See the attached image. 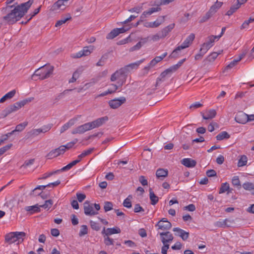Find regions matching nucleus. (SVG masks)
I'll return each instance as SVG.
<instances>
[{"instance_id": "nucleus-1", "label": "nucleus", "mask_w": 254, "mask_h": 254, "mask_svg": "<svg viewBox=\"0 0 254 254\" xmlns=\"http://www.w3.org/2000/svg\"><path fill=\"white\" fill-rule=\"evenodd\" d=\"M33 0H29L26 2L21 3L15 7L13 9L9 10L6 9L9 12L3 17L4 20L7 23L12 24L19 20L22 17L33 3Z\"/></svg>"}, {"instance_id": "nucleus-2", "label": "nucleus", "mask_w": 254, "mask_h": 254, "mask_svg": "<svg viewBox=\"0 0 254 254\" xmlns=\"http://www.w3.org/2000/svg\"><path fill=\"white\" fill-rule=\"evenodd\" d=\"M25 236L26 234L24 232H10L5 235V241L9 244H19L23 241Z\"/></svg>"}, {"instance_id": "nucleus-3", "label": "nucleus", "mask_w": 254, "mask_h": 254, "mask_svg": "<svg viewBox=\"0 0 254 254\" xmlns=\"http://www.w3.org/2000/svg\"><path fill=\"white\" fill-rule=\"evenodd\" d=\"M195 38V35L193 33L188 36L181 46L177 47L171 53V58H177L179 55V52L182 50L188 48L192 43Z\"/></svg>"}, {"instance_id": "nucleus-4", "label": "nucleus", "mask_w": 254, "mask_h": 254, "mask_svg": "<svg viewBox=\"0 0 254 254\" xmlns=\"http://www.w3.org/2000/svg\"><path fill=\"white\" fill-rule=\"evenodd\" d=\"M53 67L51 65H44L37 69L34 73L33 76H39L40 79H44L50 76L53 71Z\"/></svg>"}, {"instance_id": "nucleus-5", "label": "nucleus", "mask_w": 254, "mask_h": 254, "mask_svg": "<svg viewBox=\"0 0 254 254\" xmlns=\"http://www.w3.org/2000/svg\"><path fill=\"white\" fill-rule=\"evenodd\" d=\"M126 76L123 69L116 71L111 77V81H117L119 86H122L125 82Z\"/></svg>"}, {"instance_id": "nucleus-6", "label": "nucleus", "mask_w": 254, "mask_h": 254, "mask_svg": "<svg viewBox=\"0 0 254 254\" xmlns=\"http://www.w3.org/2000/svg\"><path fill=\"white\" fill-rule=\"evenodd\" d=\"M94 49V47L92 45L84 47L82 50L77 53L71 54V57L73 59H78L82 57L88 56L93 52Z\"/></svg>"}, {"instance_id": "nucleus-7", "label": "nucleus", "mask_w": 254, "mask_h": 254, "mask_svg": "<svg viewBox=\"0 0 254 254\" xmlns=\"http://www.w3.org/2000/svg\"><path fill=\"white\" fill-rule=\"evenodd\" d=\"M69 0H58L51 7L50 10L52 11H60L64 10L68 6Z\"/></svg>"}, {"instance_id": "nucleus-8", "label": "nucleus", "mask_w": 254, "mask_h": 254, "mask_svg": "<svg viewBox=\"0 0 254 254\" xmlns=\"http://www.w3.org/2000/svg\"><path fill=\"white\" fill-rule=\"evenodd\" d=\"M217 37L211 35L207 38V41L201 45L200 48L203 52H207L214 45L215 41H218Z\"/></svg>"}, {"instance_id": "nucleus-9", "label": "nucleus", "mask_w": 254, "mask_h": 254, "mask_svg": "<svg viewBox=\"0 0 254 254\" xmlns=\"http://www.w3.org/2000/svg\"><path fill=\"white\" fill-rule=\"evenodd\" d=\"M126 101V99L125 97H120L110 100L108 104L111 108L115 109L120 107Z\"/></svg>"}, {"instance_id": "nucleus-10", "label": "nucleus", "mask_w": 254, "mask_h": 254, "mask_svg": "<svg viewBox=\"0 0 254 254\" xmlns=\"http://www.w3.org/2000/svg\"><path fill=\"white\" fill-rule=\"evenodd\" d=\"M27 123L23 122L21 123L16 126L15 129L12 130L11 132L8 133L7 134L2 136L1 138H0V144L4 140H6L8 136L12 135L15 131H21L23 130L25 127L27 126Z\"/></svg>"}, {"instance_id": "nucleus-11", "label": "nucleus", "mask_w": 254, "mask_h": 254, "mask_svg": "<svg viewBox=\"0 0 254 254\" xmlns=\"http://www.w3.org/2000/svg\"><path fill=\"white\" fill-rule=\"evenodd\" d=\"M155 226L158 227V230L168 231L171 229L172 225L166 218H163L158 222Z\"/></svg>"}, {"instance_id": "nucleus-12", "label": "nucleus", "mask_w": 254, "mask_h": 254, "mask_svg": "<svg viewBox=\"0 0 254 254\" xmlns=\"http://www.w3.org/2000/svg\"><path fill=\"white\" fill-rule=\"evenodd\" d=\"M91 129L89 123H87L73 129L71 133L73 134H82Z\"/></svg>"}, {"instance_id": "nucleus-13", "label": "nucleus", "mask_w": 254, "mask_h": 254, "mask_svg": "<svg viewBox=\"0 0 254 254\" xmlns=\"http://www.w3.org/2000/svg\"><path fill=\"white\" fill-rule=\"evenodd\" d=\"M159 235L163 244H168L173 240L174 237L169 231L159 233Z\"/></svg>"}, {"instance_id": "nucleus-14", "label": "nucleus", "mask_w": 254, "mask_h": 254, "mask_svg": "<svg viewBox=\"0 0 254 254\" xmlns=\"http://www.w3.org/2000/svg\"><path fill=\"white\" fill-rule=\"evenodd\" d=\"M64 153V147L60 146L59 147L52 150L47 155L48 159H52Z\"/></svg>"}, {"instance_id": "nucleus-15", "label": "nucleus", "mask_w": 254, "mask_h": 254, "mask_svg": "<svg viewBox=\"0 0 254 254\" xmlns=\"http://www.w3.org/2000/svg\"><path fill=\"white\" fill-rule=\"evenodd\" d=\"M164 21V16L157 18L153 22L146 21L143 23V26L146 28H156L159 27Z\"/></svg>"}, {"instance_id": "nucleus-16", "label": "nucleus", "mask_w": 254, "mask_h": 254, "mask_svg": "<svg viewBox=\"0 0 254 254\" xmlns=\"http://www.w3.org/2000/svg\"><path fill=\"white\" fill-rule=\"evenodd\" d=\"M108 120V118L107 116L101 117L91 122H89L91 129H93L96 127H100L104 124Z\"/></svg>"}, {"instance_id": "nucleus-17", "label": "nucleus", "mask_w": 254, "mask_h": 254, "mask_svg": "<svg viewBox=\"0 0 254 254\" xmlns=\"http://www.w3.org/2000/svg\"><path fill=\"white\" fill-rule=\"evenodd\" d=\"M81 116H77L76 117H74L70 120L68 121V122L64 124L60 129V132L63 133L64 132L65 130L68 129L70 127L74 125L75 123L78 121V120L80 118Z\"/></svg>"}, {"instance_id": "nucleus-18", "label": "nucleus", "mask_w": 254, "mask_h": 254, "mask_svg": "<svg viewBox=\"0 0 254 254\" xmlns=\"http://www.w3.org/2000/svg\"><path fill=\"white\" fill-rule=\"evenodd\" d=\"M47 187V186L40 185L32 190L30 193V195L32 196H38L41 195L43 199L46 198V196L42 194L43 190Z\"/></svg>"}, {"instance_id": "nucleus-19", "label": "nucleus", "mask_w": 254, "mask_h": 254, "mask_svg": "<svg viewBox=\"0 0 254 254\" xmlns=\"http://www.w3.org/2000/svg\"><path fill=\"white\" fill-rule=\"evenodd\" d=\"M235 120L239 124H244L248 122V115L243 112H239L236 114Z\"/></svg>"}, {"instance_id": "nucleus-20", "label": "nucleus", "mask_w": 254, "mask_h": 254, "mask_svg": "<svg viewBox=\"0 0 254 254\" xmlns=\"http://www.w3.org/2000/svg\"><path fill=\"white\" fill-rule=\"evenodd\" d=\"M222 53V51H219L218 52H212L210 53L203 61L205 64L212 63L217 58L218 55Z\"/></svg>"}, {"instance_id": "nucleus-21", "label": "nucleus", "mask_w": 254, "mask_h": 254, "mask_svg": "<svg viewBox=\"0 0 254 254\" xmlns=\"http://www.w3.org/2000/svg\"><path fill=\"white\" fill-rule=\"evenodd\" d=\"M173 231L176 232V235L180 236L184 241L188 239L189 236V233L178 227L174 228Z\"/></svg>"}, {"instance_id": "nucleus-22", "label": "nucleus", "mask_w": 254, "mask_h": 254, "mask_svg": "<svg viewBox=\"0 0 254 254\" xmlns=\"http://www.w3.org/2000/svg\"><path fill=\"white\" fill-rule=\"evenodd\" d=\"M84 213L86 215H95L98 214V212L94 210L92 205H90L88 201L84 203Z\"/></svg>"}, {"instance_id": "nucleus-23", "label": "nucleus", "mask_w": 254, "mask_h": 254, "mask_svg": "<svg viewBox=\"0 0 254 254\" xmlns=\"http://www.w3.org/2000/svg\"><path fill=\"white\" fill-rule=\"evenodd\" d=\"M161 9L159 6L155 7H151L148 10L144 11L140 15V18L141 21H143L145 18L147 17L149 15H151L152 13L158 12Z\"/></svg>"}, {"instance_id": "nucleus-24", "label": "nucleus", "mask_w": 254, "mask_h": 254, "mask_svg": "<svg viewBox=\"0 0 254 254\" xmlns=\"http://www.w3.org/2000/svg\"><path fill=\"white\" fill-rule=\"evenodd\" d=\"M121 230L118 227H115L113 228H109L106 229L104 228L102 231L103 234H105L106 236L111 235L115 234L120 233Z\"/></svg>"}, {"instance_id": "nucleus-25", "label": "nucleus", "mask_w": 254, "mask_h": 254, "mask_svg": "<svg viewBox=\"0 0 254 254\" xmlns=\"http://www.w3.org/2000/svg\"><path fill=\"white\" fill-rule=\"evenodd\" d=\"M216 115V111L214 109H210L205 111L202 113V118L205 120L211 119L214 118Z\"/></svg>"}, {"instance_id": "nucleus-26", "label": "nucleus", "mask_w": 254, "mask_h": 254, "mask_svg": "<svg viewBox=\"0 0 254 254\" xmlns=\"http://www.w3.org/2000/svg\"><path fill=\"white\" fill-rule=\"evenodd\" d=\"M182 164L188 168H192L196 165V161L191 158H184L181 161Z\"/></svg>"}, {"instance_id": "nucleus-27", "label": "nucleus", "mask_w": 254, "mask_h": 254, "mask_svg": "<svg viewBox=\"0 0 254 254\" xmlns=\"http://www.w3.org/2000/svg\"><path fill=\"white\" fill-rule=\"evenodd\" d=\"M174 27L175 24L172 23L162 29L160 32V34L162 38L166 37L168 34L174 28Z\"/></svg>"}, {"instance_id": "nucleus-28", "label": "nucleus", "mask_w": 254, "mask_h": 254, "mask_svg": "<svg viewBox=\"0 0 254 254\" xmlns=\"http://www.w3.org/2000/svg\"><path fill=\"white\" fill-rule=\"evenodd\" d=\"M223 2L221 1H216L213 5H212L208 11L212 15L222 6Z\"/></svg>"}, {"instance_id": "nucleus-29", "label": "nucleus", "mask_w": 254, "mask_h": 254, "mask_svg": "<svg viewBox=\"0 0 254 254\" xmlns=\"http://www.w3.org/2000/svg\"><path fill=\"white\" fill-rule=\"evenodd\" d=\"M168 171L167 169H158L156 172V176L158 178H165L168 176Z\"/></svg>"}, {"instance_id": "nucleus-30", "label": "nucleus", "mask_w": 254, "mask_h": 254, "mask_svg": "<svg viewBox=\"0 0 254 254\" xmlns=\"http://www.w3.org/2000/svg\"><path fill=\"white\" fill-rule=\"evenodd\" d=\"M16 91L12 90L5 94L0 99V103H3L5 101L12 98L15 94Z\"/></svg>"}, {"instance_id": "nucleus-31", "label": "nucleus", "mask_w": 254, "mask_h": 254, "mask_svg": "<svg viewBox=\"0 0 254 254\" xmlns=\"http://www.w3.org/2000/svg\"><path fill=\"white\" fill-rule=\"evenodd\" d=\"M241 5L239 0H238L237 4L232 5L230 7V9L227 11L226 14L228 16L232 15L238 8H239Z\"/></svg>"}, {"instance_id": "nucleus-32", "label": "nucleus", "mask_w": 254, "mask_h": 254, "mask_svg": "<svg viewBox=\"0 0 254 254\" xmlns=\"http://www.w3.org/2000/svg\"><path fill=\"white\" fill-rule=\"evenodd\" d=\"M144 61V59H142L140 61H137L134 63H132L127 65L126 68L127 70H129V69H136L138 68L139 65Z\"/></svg>"}, {"instance_id": "nucleus-33", "label": "nucleus", "mask_w": 254, "mask_h": 254, "mask_svg": "<svg viewBox=\"0 0 254 254\" xmlns=\"http://www.w3.org/2000/svg\"><path fill=\"white\" fill-rule=\"evenodd\" d=\"M149 198L151 200V204L153 205H155L159 200L158 196L155 194L151 189H149Z\"/></svg>"}, {"instance_id": "nucleus-34", "label": "nucleus", "mask_w": 254, "mask_h": 254, "mask_svg": "<svg viewBox=\"0 0 254 254\" xmlns=\"http://www.w3.org/2000/svg\"><path fill=\"white\" fill-rule=\"evenodd\" d=\"M80 161V159H79V158H77V159L71 162L70 163H69V164H68L67 165H66L65 166L63 167L62 169H61V171H67V170H68L69 169H70L73 166H74L75 165H76L77 163H78V162H79Z\"/></svg>"}, {"instance_id": "nucleus-35", "label": "nucleus", "mask_w": 254, "mask_h": 254, "mask_svg": "<svg viewBox=\"0 0 254 254\" xmlns=\"http://www.w3.org/2000/svg\"><path fill=\"white\" fill-rule=\"evenodd\" d=\"M80 161V159H79V158H77V159L71 162L70 163H69V164H68L67 165H66L65 166L63 167L62 169H61V171H67V170H68L69 169H70L73 166H74L75 165H76L77 163H78V162H79Z\"/></svg>"}, {"instance_id": "nucleus-36", "label": "nucleus", "mask_w": 254, "mask_h": 254, "mask_svg": "<svg viewBox=\"0 0 254 254\" xmlns=\"http://www.w3.org/2000/svg\"><path fill=\"white\" fill-rule=\"evenodd\" d=\"M80 161V159H79V158H77V159L71 162L70 163H69V164H68L67 165H66L65 166L63 167L62 169H61V171H67V170H68L69 169H70L73 166H74L75 165H76L77 163H78V162H79Z\"/></svg>"}, {"instance_id": "nucleus-37", "label": "nucleus", "mask_w": 254, "mask_h": 254, "mask_svg": "<svg viewBox=\"0 0 254 254\" xmlns=\"http://www.w3.org/2000/svg\"><path fill=\"white\" fill-rule=\"evenodd\" d=\"M80 161V159H79V158H77V159L71 162L70 163H69V164H68L67 165H66L65 166L63 167L62 169H61V171H67V170H68L69 169H70L73 166H74L75 165H76L77 163H78V162H79Z\"/></svg>"}, {"instance_id": "nucleus-38", "label": "nucleus", "mask_w": 254, "mask_h": 254, "mask_svg": "<svg viewBox=\"0 0 254 254\" xmlns=\"http://www.w3.org/2000/svg\"><path fill=\"white\" fill-rule=\"evenodd\" d=\"M80 161V159H79V158H77V159L71 162L70 163H69V164H68L67 165H66L65 166L63 167L62 169H61V171H67V170H68L69 169H70L73 166H74L75 165H76L77 163H78V162H79Z\"/></svg>"}, {"instance_id": "nucleus-39", "label": "nucleus", "mask_w": 254, "mask_h": 254, "mask_svg": "<svg viewBox=\"0 0 254 254\" xmlns=\"http://www.w3.org/2000/svg\"><path fill=\"white\" fill-rule=\"evenodd\" d=\"M80 161V159H79V158H77V159L71 162L70 163H69V164H68L67 165H66L65 166L63 167L62 169H61V171H67V170H68L69 169H70L73 166H74L75 165H76L77 163H78V162H79Z\"/></svg>"}, {"instance_id": "nucleus-40", "label": "nucleus", "mask_w": 254, "mask_h": 254, "mask_svg": "<svg viewBox=\"0 0 254 254\" xmlns=\"http://www.w3.org/2000/svg\"><path fill=\"white\" fill-rule=\"evenodd\" d=\"M230 137V135L227 132L225 131L220 132L216 136V138L217 140H222L225 139H228Z\"/></svg>"}, {"instance_id": "nucleus-41", "label": "nucleus", "mask_w": 254, "mask_h": 254, "mask_svg": "<svg viewBox=\"0 0 254 254\" xmlns=\"http://www.w3.org/2000/svg\"><path fill=\"white\" fill-rule=\"evenodd\" d=\"M21 107L18 102L15 103L12 105L10 106L7 108V111L8 113L15 112L20 109Z\"/></svg>"}, {"instance_id": "nucleus-42", "label": "nucleus", "mask_w": 254, "mask_h": 254, "mask_svg": "<svg viewBox=\"0 0 254 254\" xmlns=\"http://www.w3.org/2000/svg\"><path fill=\"white\" fill-rule=\"evenodd\" d=\"M132 198V196L131 195H129L123 201V206L126 208H130L131 207L132 204L131 202V199Z\"/></svg>"}, {"instance_id": "nucleus-43", "label": "nucleus", "mask_w": 254, "mask_h": 254, "mask_svg": "<svg viewBox=\"0 0 254 254\" xmlns=\"http://www.w3.org/2000/svg\"><path fill=\"white\" fill-rule=\"evenodd\" d=\"M248 161L247 157L246 155H242L241 156L238 162V166L239 167H243L247 164Z\"/></svg>"}, {"instance_id": "nucleus-44", "label": "nucleus", "mask_w": 254, "mask_h": 254, "mask_svg": "<svg viewBox=\"0 0 254 254\" xmlns=\"http://www.w3.org/2000/svg\"><path fill=\"white\" fill-rule=\"evenodd\" d=\"M119 32L118 31V30L117 28L114 29L113 30H112L107 35V39H112L116 37H117L118 35H119Z\"/></svg>"}, {"instance_id": "nucleus-45", "label": "nucleus", "mask_w": 254, "mask_h": 254, "mask_svg": "<svg viewBox=\"0 0 254 254\" xmlns=\"http://www.w3.org/2000/svg\"><path fill=\"white\" fill-rule=\"evenodd\" d=\"M78 142V139L77 138L74 139L70 142H68L65 145H62V146L64 147V152L66 149H69L73 147V146Z\"/></svg>"}, {"instance_id": "nucleus-46", "label": "nucleus", "mask_w": 254, "mask_h": 254, "mask_svg": "<svg viewBox=\"0 0 254 254\" xmlns=\"http://www.w3.org/2000/svg\"><path fill=\"white\" fill-rule=\"evenodd\" d=\"M157 62L155 61V60L153 59L150 62L144 67V70L146 72V73H147L148 71L152 68L154 66H155V65L157 64Z\"/></svg>"}, {"instance_id": "nucleus-47", "label": "nucleus", "mask_w": 254, "mask_h": 254, "mask_svg": "<svg viewBox=\"0 0 254 254\" xmlns=\"http://www.w3.org/2000/svg\"><path fill=\"white\" fill-rule=\"evenodd\" d=\"M229 185L228 183L226 182L222 184L221 187L219 189V193H223L228 190L229 189Z\"/></svg>"}, {"instance_id": "nucleus-48", "label": "nucleus", "mask_w": 254, "mask_h": 254, "mask_svg": "<svg viewBox=\"0 0 254 254\" xmlns=\"http://www.w3.org/2000/svg\"><path fill=\"white\" fill-rule=\"evenodd\" d=\"M143 9L142 4L141 5H137L134 7L128 9V11L131 13L135 12L136 13H140Z\"/></svg>"}, {"instance_id": "nucleus-49", "label": "nucleus", "mask_w": 254, "mask_h": 254, "mask_svg": "<svg viewBox=\"0 0 254 254\" xmlns=\"http://www.w3.org/2000/svg\"><path fill=\"white\" fill-rule=\"evenodd\" d=\"M53 204V202L51 199L46 200L44 204L40 205L39 207H43L46 209H49Z\"/></svg>"}, {"instance_id": "nucleus-50", "label": "nucleus", "mask_w": 254, "mask_h": 254, "mask_svg": "<svg viewBox=\"0 0 254 254\" xmlns=\"http://www.w3.org/2000/svg\"><path fill=\"white\" fill-rule=\"evenodd\" d=\"M92 151V148H89L87 150H84L80 155H79L77 157L81 161L82 158L85 157L87 155L90 154Z\"/></svg>"}, {"instance_id": "nucleus-51", "label": "nucleus", "mask_w": 254, "mask_h": 254, "mask_svg": "<svg viewBox=\"0 0 254 254\" xmlns=\"http://www.w3.org/2000/svg\"><path fill=\"white\" fill-rule=\"evenodd\" d=\"M243 188L247 190H254V185L250 182H246L243 185Z\"/></svg>"}, {"instance_id": "nucleus-52", "label": "nucleus", "mask_w": 254, "mask_h": 254, "mask_svg": "<svg viewBox=\"0 0 254 254\" xmlns=\"http://www.w3.org/2000/svg\"><path fill=\"white\" fill-rule=\"evenodd\" d=\"M89 222L90 226L93 230L98 231L100 229L101 226L98 223L92 220H90Z\"/></svg>"}, {"instance_id": "nucleus-53", "label": "nucleus", "mask_w": 254, "mask_h": 254, "mask_svg": "<svg viewBox=\"0 0 254 254\" xmlns=\"http://www.w3.org/2000/svg\"><path fill=\"white\" fill-rule=\"evenodd\" d=\"M88 233V227L86 225H83L81 226L80 230L79 233V235L80 237L83 236Z\"/></svg>"}, {"instance_id": "nucleus-54", "label": "nucleus", "mask_w": 254, "mask_h": 254, "mask_svg": "<svg viewBox=\"0 0 254 254\" xmlns=\"http://www.w3.org/2000/svg\"><path fill=\"white\" fill-rule=\"evenodd\" d=\"M173 72H174V71L172 69L171 67H170L169 68L166 69L163 72H162V73L160 75V76L161 77V78H164L166 76H170V75L172 74Z\"/></svg>"}, {"instance_id": "nucleus-55", "label": "nucleus", "mask_w": 254, "mask_h": 254, "mask_svg": "<svg viewBox=\"0 0 254 254\" xmlns=\"http://www.w3.org/2000/svg\"><path fill=\"white\" fill-rule=\"evenodd\" d=\"M121 86H119V85L115 84H111L110 85V87L108 89V93H110V94H112L114 92H115L119 87H120Z\"/></svg>"}, {"instance_id": "nucleus-56", "label": "nucleus", "mask_w": 254, "mask_h": 254, "mask_svg": "<svg viewBox=\"0 0 254 254\" xmlns=\"http://www.w3.org/2000/svg\"><path fill=\"white\" fill-rule=\"evenodd\" d=\"M113 204L111 202L106 201L104 203V209L105 212L110 211L113 209Z\"/></svg>"}, {"instance_id": "nucleus-57", "label": "nucleus", "mask_w": 254, "mask_h": 254, "mask_svg": "<svg viewBox=\"0 0 254 254\" xmlns=\"http://www.w3.org/2000/svg\"><path fill=\"white\" fill-rule=\"evenodd\" d=\"M33 99H34V98L33 97H30V98L25 99L21 100L19 102H18V103H19L20 107L22 108V107H23L24 105H25L27 103L33 101Z\"/></svg>"}, {"instance_id": "nucleus-58", "label": "nucleus", "mask_w": 254, "mask_h": 254, "mask_svg": "<svg viewBox=\"0 0 254 254\" xmlns=\"http://www.w3.org/2000/svg\"><path fill=\"white\" fill-rule=\"evenodd\" d=\"M27 211H30L32 213L39 212L40 208L38 205L29 206L27 209Z\"/></svg>"}, {"instance_id": "nucleus-59", "label": "nucleus", "mask_w": 254, "mask_h": 254, "mask_svg": "<svg viewBox=\"0 0 254 254\" xmlns=\"http://www.w3.org/2000/svg\"><path fill=\"white\" fill-rule=\"evenodd\" d=\"M53 125L51 124L45 125L40 127L42 133H46L49 131L52 128Z\"/></svg>"}, {"instance_id": "nucleus-60", "label": "nucleus", "mask_w": 254, "mask_h": 254, "mask_svg": "<svg viewBox=\"0 0 254 254\" xmlns=\"http://www.w3.org/2000/svg\"><path fill=\"white\" fill-rule=\"evenodd\" d=\"M69 19H70V17H67V18H62V19L58 20L56 22V23L55 24V26L58 27H59V26H61L63 24L65 23L66 22V21H67Z\"/></svg>"}, {"instance_id": "nucleus-61", "label": "nucleus", "mask_w": 254, "mask_h": 254, "mask_svg": "<svg viewBox=\"0 0 254 254\" xmlns=\"http://www.w3.org/2000/svg\"><path fill=\"white\" fill-rule=\"evenodd\" d=\"M185 61L186 59H182L179 61L177 64L171 66L173 70L174 71H176L180 66H181Z\"/></svg>"}, {"instance_id": "nucleus-62", "label": "nucleus", "mask_w": 254, "mask_h": 254, "mask_svg": "<svg viewBox=\"0 0 254 254\" xmlns=\"http://www.w3.org/2000/svg\"><path fill=\"white\" fill-rule=\"evenodd\" d=\"M232 183L234 186H240V181L238 176H234L232 179Z\"/></svg>"}, {"instance_id": "nucleus-63", "label": "nucleus", "mask_w": 254, "mask_h": 254, "mask_svg": "<svg viewBox=\"0 0 254 254\" xmlns=\"http://www.w3.org/2000/svg\"><path fill=\"white\" fill-rule=\"evenodd\" d=\"M34 159H31L28 161H26L24 162V163L23 164V165L22 166V167H23L24 168H27L28 167H29L30 166L32 165L34 163Z\"/></svg>"}, {"instance_id": "nucleus-64", "label": "nucleus", "mask_w": 254, "mask_h": 254, "mask_svg": "<svg viewBox=\"0 0 254 254\" xmlns=\"http://www.w3.org/2000/svg\"><path fill=\"white\" fill-rule=\"evenodd\" d=\"M104 243L106 246L113 245L114 241L109 237L104 238Z\"/></svg>"}]
</instances>
